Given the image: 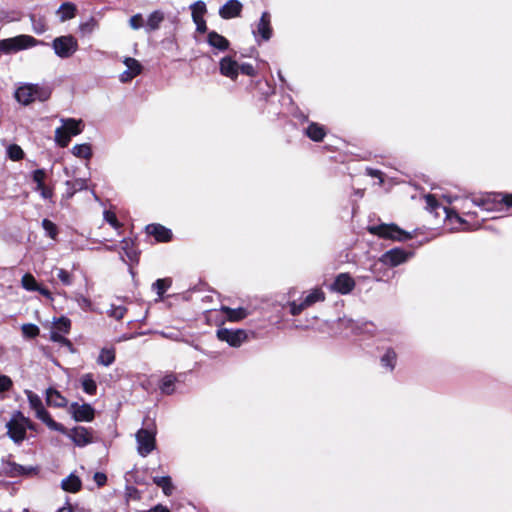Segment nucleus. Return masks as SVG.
Returning <instances> with one entry per match:
<instances>
[{"mask_svg": "<svg viewBox=\"0 0 512 512\" xmlns=\"http://www.w3.org/2000/svg\"><path fill=\"white\" fill-rule=\"evenodd\" d=\"M470 203L478 206L484 211H494L498 210L499 206L502 204H505L507 207H512V195H488L486 197L474 198L471 201L464 200L462 202V206L460 207L462 216L458 211L455 210V208L443 207L446 220L451 225L454 223L457 224V226H453L452 229L476 230L481 226V222L479 220L472 219L476 213L471 212L468 209Z\"/></svg>", "mask_w": 512, "mask_h": 512, "instance_id": "f257e3e1", "label": "nucleus"}, {"mask_svg": "<svg viewBox=\"0 0 512 512\" xmlns=\"http://www.w3.org/2000/svg\"><path fill=\"white\" fill-rule=\"evenodd\" d=\"M157 427L153 420L146 418L143 427L135 435L137 452L140 456L146 457L156 448Z\"/></svg>", "mask_w": 512, "mask_h": 512, "instance_id": "f03ea898", "label": "nucleus"}, {"mask_svg": "<svg viewBox=\"0 0 512 512\" xmlns=\"http://www.w3.org/2000/svg\"><path fill=\"white\" fill-rule=\"evenodd\" d=\"M62 125L55 130V142L65 148L69 145L71 138L83 132L84 123L81 119L62 118Z\"/></svg>", "mask_w": 512, "mask_h": 512, "instance_id": "7ed1b4c3", "label": "nucleus"}, {"mask_svg": "<svg viewBox=\"0 0 512 512\" xmlns=\"http://www.w3.org/2000/svg\"><path fill=\"white\" fill-rule=\"evenodd\" d=\"M367 230L372 235L393 241H406L413 237L411 233L401 229L396 224L382 223L379 225H372L368 226Z\"/></svg>", "mask_w": 512, "mask_h": 512, "instance_id": "20e7f679", "label": "nucleus"}, {"mask_svg": "<svg viewBox=\"0 0 512 512\" xmlns=\"http://www.w3.org/2000/svg\"><path fill=\"white\" fill-rule=\"evenodd\" d=\"M6 427L8 429L9 437L14 442L19 443L24 440L27 428H32V425L28 418L24 417L21 412L17 411L7 422Z\"/></svg>", "mask_w": 512, "mask_h": 512, "instance_id": "39448f33", "label": "nucleus"}, {"mask_svg": "<svg viewBox=\"0 0 512 512\" xmlns=\"http://www.w3.org/2000/svg\"><path fill=\"white\" fill-rule=\"evenodd\" d=\"M78 41L72 35L57 37L52 42V48L55 54L62 58H70L78 50Z\"/></svg>", "mask_w": 512, "mask_h": 512, "instance_id": "423d86ee", "label": "nucleus"}, {"mask_svg": "<svg viewBox=\"0 0 512 512\" xmlns=\"http://www.w3.org/2000/svg\"><path fill=\"white\" fill-rule=\"evenodd\" d=\"M325 300V293L321 288H315L311 290L303 299L298 303L296 301L291 302L290 312L292 315H299L303 310L311 307L315 303L323 302Z\"/></svg>", "mask_w": 512, "mask_h": 512, "instance_id": "0eeeda50", "label": "nucleus"}, {"mask_svg": "<svg viewBox=\"0 0 512 512\" xmlns=\"http://www.w3.org/2000/svg\"><path fill=\"white\" fill-rule=\"evenodd\" d=\"M32 46V38L28 35H19L0 40V50L4 54H12Z\"/></svg>", "mask_w": 512, "mask_h": 512, "instance_id": "6e6552de", "label": "nucleus"}, {"mask_svg": "<svg viewBox=\"0 0 512 512\" xmlns=\"http://www.w3.org/2000/svg\"><path fill=\"white\" fill-rule=\"evenodd\" d=\"M34 191L40 193L45 200H51L53 197V188L48 182V175L45 170H34Z\"/></svg>", "mask_w": 512, "mask_h": 512, "instance_id": "1a4fd4ad", "label": "nucleus"}, {"mask_svg": "<svg viewBox=\"0 0 512 512\" xmlns=\"http://www.w3.org/2000/svg\"><path fill=\"white\" fill-rule=\"evenodd\" d=\"M34 411L36 417L45 423L50 430L66 433V428L52 419L51 415L42 406L41 400L36 396H34Z\"/></svg>", "mask_w": 512, "mask_h": 512, "instance_id": "9d476101", "label": "nucleus"}, {"mask_svg": "<svg viewBox=\"0 0 512 512\" xmlns=\"http://www.w3.org/2000/svg\"><path fill=\"white\" fill-rule=\"evenodd\" d=\"M410 253L402 248H393L386 251L380 258L379 262L385 266L396 267L408 260Z\"/></svg>", "mask_w": 512, "mask_h": 512, "instance_id": "9b49d317", "label": "nucleus"}, {"mask_svg": "<svg viewBox=\"0 0 512 512\" xmlns=\"http://www.w3.org/2000/svg\"><path fill=\"white\" fill-rule=\"evenodd\" d=\"M75 445L84 447L93 442V431L83 426H77L65 433Z\"/></svg>", "mask_w": 512, "mask_h": 512, "instance_id": "f8f14e48", "label": "nucleus"}, {"mask_svg": "<svg viewBox=\"0 0 512 512\" xmlns=\"http://www.w3.org/2000/svg\"><path fill=\"white\" fill-rule=\"evenodd\" d=\"M273 34V30L271 27V16L269 12L265 11L262 13L260 20L256 26V29L253 30V35L257 42L259 40L268 41L271 39Z\"/></svg>", "mask_w": 512, "mask_h": 512, "instance_id": "ddd939ff", "label": "nucleus"}, {"mask_svg": "<svg viewBox=\"0 0 512 512\" xmlns=\"http://www.w3.org/2000/svg\"><path fill=\"white\" fill-rule=\"evenodd\" d=\"M217 337L221 341L227 342L230 346L239 347L247 338V334L244 330H230L227 328H221L217 330Z\"/></svg>", "mask_w": 512, "mask_h": 512, "instance_id": "4468645a", "label": "nucleus"}, {"mask_svg": "<svg viewBox=\"0 0 512 512\" xmlns=\"http://www.w3.org/2000/svg\"><path fill=\"white\" fill-rule=\"evenodd\" d=\"M72 417L78 422H90L95 417V409L88 403H72L70 406Z\"/></svg>", "mask_w": 512, "mask_h": 512, "instance_id": "2eb2a0df", "label": "nucleus"}, {"mask_svg": "<svg viewBox=\"0 0 512 512\" xmlns=\"http://www.w3.org/2000/svg\"><path fill=\"white\" fill-rule=\"evenodd\" d=\"M354 287L355 281L347 273L339 274L331 286L332 290L340 294H348L354 289Z\"/></svg>", "mask_w": 512, "mask_h": 512, "instance_id": "dca6fc26", "label": "nucleus"}, {"mask_svg": "<svg viewBox=\"0 0 512 512\" xmlns=\"http://www.w3.org/2000/svg\"><path fill=\"white\" fill-rule=\"evenodd\" d=\"M220 73L232 80H235L239 74V64L232 57L226 56L220 60Z\"/></svg>", "mask_w": 512, "mask_h": 512, "instance_id": "f3484780", "label": "nucleus"}, {"mask_svg": "<svg viewBox=\"0 0 512 512\" xmlns=\"http://www.w3.org/2000/svg\"><path fill=\"white\" fill-rule=\"evenodd\" d=\"M243 5L238 0H228L219 9V15L223 19H232L239 17L242 12Z\"/></svg>", "mask_w": 512, "mask_h": 512, "instance_id": "a211bd4d", "label": "nucleus"}, {"mask_svg": "<svg viewBox=\"0 0 512 512\" xmlns=\"http://www.w3.org/2000/svg\"><path fill=\"white\" fill-rule=\"evenodd\" d=\"M146 231L149 235L154 236L158 242H168L172 238L171 230L160 224H149Z\"/></svg>", "mask_w": 512, "mask_h": 512, "instance_id": "6ab92c4d", "label": "nucleus"}, {"mask_svg": "<svg viewBox=\"0 0 512 512\" xmlns=\"http://www.w3.org/2000/svg\"><path fill=\"white\" fill-rule=\"evenodd\" d=\"M61 488L66 492L76 493L81 490L82 481L77 475L71 473L61 481Z\"/></svg>", "mask_w": 512, "mask_h": 512, "instance_id": "aec40b11", "label": "nucleus"}, {"mask_svg": "<svg viewBox=\"0 0 512 512\" xmlns=\"http://www.w3.org/2000/svg\"><path fill=\"white\" fill-rule=\"evenodd\" d=\"M207 42L210 46L220 51H225L229 47V41L224 36L218 34L215 31L208 33Z\"/></svg>", "mask_w": 512, "mask_h": 512, "instance_id": "412c9836", "label": "nucleus"}, {"mask_svg": "<svg viewBox=\"0 0 512 512\" xmlns=\"http://www.w3.org/2000/svg\"><path fill=\"white\" fill-rule=\"evenodd\" d=\"M306 135L313 141L319 142L323 140L326 135L325 128L318 123H310L309 126L305 129Z\"/></svg>", "mask_w": 512, "mask_h": 512, "instance_id": "4be33fe9", "label": "nucleus"}, {"mask_svg": "<svg viewBox=\"0 0 512 512\" xmlns=\"http://www.w3.org/2000/svg\"><path fill=\"white\" fill-rule=\"evenodd\" d=\"M221 311L223 313H225L227 320L231 321V322H238V321L244 319L245 317H247V315H248L246 309L241 308V307L232 309L227 306H222Z\"/></svg>", "mask_w": 512, "mask_h": 512, "instance_id": "5701e85b", "label": "nucleus"}, {"mask_svg": "<svg viewBox=\"0 0 512 512\" xmlns=\"http://www.w3.org/2000/svg\"><path fill=\"white\" fill-rule=\"evenodd\" d=\"M46 402L50 406L64 407L67 404V400L57 390L48 389L46 392Z\"/></svg>", "mask_w": 512, "mask_h": 512, "instance_id": "b1692460", "label": "nucleus"}, {"mask_svg": "<svg viewBox=\"0 0 512 512\" xmlns=\"http://www.w3.org/2000/svg\"><path fill=\"white\" fill-rule=\"evenodd\" d=\"M80 383L83 391L88 395H95L97 392V383L91 373L81 376Z\"/></svg>", "mask_w": 512, "mask_h": 512, "instance_id": "393cba45", "label": "nucleus"}, {"mask_svg": "<svg viewBox=\"0 0 512 512\" xmlns=\"http://www.w3.org/2000/svg\"><path fill=\"white\" fill-rule=\"evenodd\" d=\"M15 98L19 103L29 105L32 102V85L19 87L15 92Z\"/></svg>", "mask_w": 512, "mask_h": 512, "instance_id": "a878e982", "label": "nucleus"}, {"mask_svg": "<svg viewBox=\"0 0 512 512\" xmlns=\"http://www.w3.org/2000/svg\"><path fill=\"white\" fill-rule=\"evenodd\" d=\"M52 86L48 83L34 84V101H46L50 98Z\"/></svg>", "mask_w": 512, "mask_h": 512, "instance_id": "bb28decb", "label": "nucleus"}, {"mask_svg": "<svg viewBox=\"0 0 512 512\" xmlns=\"http://www.w3.org/2000/svg\"><path fill=\"white\" fill-rule=\"evenodd\" d=\"M3 469H4L5 473L11 477L27 475L32 471V468H26L24 466L14 463V462H7L4 465Z\"/></svg>", "mask_w": 512, "mask_h": 512, "instance_id": "cd10ccee", "label": "nucleus"}, {"mask_svg": "<svg viewBox=\"0 0 512 512\" xmlns=\"http://www.w3.org/2000/svg\"><path fill=\"white\" fill-rule=\"evenodd\" d=\"M71 153L77 158L90 160L92 147L89 143L76 144L72 147Z\"/></svg>", "mask_w": 512, "mask_h": 512, "instance_id": "c85d7f7f", "label": "nucleus"}, {"mask_svg": "<svg viewBox=\"0 0 512 512\" xmlns=\"http://www.w3.org/2000/svg\"><path fill=\"white\" fill-rule=\"evenodd\" d=\"M164 20V14L160 10L153 11L147 19L146 30L148 32L155 31L160 27Z\"/></svg>", "mask_w": 512, "mask_h": 512, "instance_id": "c756f323", "label": "nucleus"}, {"mask_svg": "<svg viewBox=\"0 0 512 512\" xmlns=\"http://www.w3.org/2000/svg\"><path fill=\"white\" fill-rule=\"evenodd\" d=\"M121 244H122L121 248L124 251V254L128 258V260L130 262L137 263L139 257H138V252L135 249L133 242L129 239H124V240H122Z\"/></svg>", "mask_w": 512, "mask_h": 512, "instance_id": "7c9ffc66", "label": "nucleus"}, {"mask_svg": "<svg viewBox=\"0 0 512 512\" xmlns=\"http://www.w3.org/2000/svg\"><path fill=\"white\" fill-rule=\"evenodd\" d=\"M60 20L66 21L75 17L76 6L70 2L63 3L57 11Z\"/></svg>", "mask_w": 512, "mask_h": 512, "instance_id": "2f4dec72", "label": "nucleus"}, {"mask_svg": "<svg viewBox=\"0 0 512 512\" xmlns=\"http://www.w3.org/2000/svg\"><path fill=\"white\" fill-rule=\"evenodd\" d=\"M115 361V350L114 349H102L99 353L97 362L103 366H110Z\"/></svg>", "mask_w": 512, "mask_h": 512, "instance_id": "473e14b6", "label": "nucleus"}, {"mask_svg": "<svg viewBox=\"0 0 512 512\" xmlns=\"http://www.w3.org/2000/svg\"><path fill=\"white\" fill-rule=\"evenodd\" d=\"M176 382V377L172 374L165 375L160 384V390L163 394L170 395L174 392V386Z\"/></svg>", "mask_w": 512, "mask_h": 512, "instance_id": "72a5a7b5", "label": "nucleus"}, {"mask_svg": "<svg viewBox=\"0 0 512 512\" xmlns=\"http://www.w3.org/2000/svg\"><path fill=\"white\" fill-rule=\"evenodd\" d=\"M42 228L44 230L45 236L50 238L52 241H56L59 230L55 223L48 219H44L42 221Z\"/></svg>", "mask_w": 512, "mask_h": 512, "instance_id": "f704fd0d", "label": "nucleus"}, {"mask_svg": "<svg viewBox=\"0 0 512 512\" xmlns=\"http://www.w3.org/2000/svg\"><path fill=\"white\" fill-rule=\"evenodd\" d=\"M153 481L157 486L162 488L163 492L166 495H171L172 490H173V485H172L170 477H168V476L154 477Z\"/></svg>", "mask_w": 512, "mask_h": 512, "instance_id": "c9c22d12", "label": "nucleus"}, {"mask_svg": "<svg viewBox=\"0 0 512 512\" xmlns=\"http://www.w3.org/2000/svg\"><path fill=\"white\" fill-rule=\"evenodd\" d=\"M124 64L125 66L127 67V71L130 72L132 75H134L135 77L137 75H139L142 71V66L141 64L139 63L138 60L134 59V58H131V57H126L124 59Z\"/></svg>", "mask_w": 512, "mask_h": 512, "instance_id": "e433bc0d", "label": "nucleus"}, {"mask_svg": "<svg viewBox=\"0 0 512 512\" xmlns=\"http://www.w3.org/2000/svg\"><path fill=\"white\" fill-rule=\"evenodd\" d=\"M171 280L169 278L158 279L153 284V289L156 291L159 297H162L163 294L168 290L171 286Z\"/></svg>", "mask_w": 512, "mask_h": 512, "instance_id": "4c0bfd02", "label": "nucleus"}, {"mask_svg": "<svg viewBox=\"0 0 512 512\" xmlns=\"http://www.w3.org/2000/svg\"><path fill=\"white\" fill-rule=\"evenodd\" d=\"M191 10L193 20L200 19L203 18L204 14L206 13V5L203 1H197L191 5Z\"/></svg>", "mask_w": 512, "mask_h": 512, "instance_id": "58836bf2", "label": "nucleus"}, {"mask_svg": "<svg viewBox=\"0 0 512 512\" xmlns=\"http://www.w3.org/2000/svg\"><path fill=\"white\" fill-rule=\"evenodd\" d=\"M67 186L71 190V195L76 193L77 191H81L87 188V181L82 178H78L72 181H67Z\"/></svg>", "mask_w": 512, "mask_h": 512, "instance_id": "ea45409f", "label": "nucleus"}, {"mask_svg": "<svg viewBox=\"0 0 512 512\" xmlns=\"http://www.w3.org/2000/svg\"><path fill=\"white\" fill-rule=\"evenodd\" d=\"M7 155L13 161H18L23 158L24 152L20 146L16 144L7 147Z\"/></svg>", "mask_w": 512, "mask_h": 512, "instance_id": "a19ab883", "label": "nucleus"}, {"mask_svg": "<svg viewBox=\"0 0 512 512\" xmlns=\"http://www.w3.org/2000/svg\"><path fill=\"white\" fill-rule=\"evenodd\" d=\"M396 362V353L393 350H387V352L382 356L381 363L383 366L392 370L395 366Z\"/></svg>", "mask_w": 512, "mask_h": 512, "instance_id": "79ce46f5", "label": "nucleus"}, {"mask_svg": "<svg viewBox=\"0 0 512 512\" xmlns=\"http://www.w3.org/2000/svg\"><path fill=\"white\" fill-rule=\"evenodd\" d=\"M57 278L63 285L70 286L73 283V275L62 268H56Z\"/></svg>", "mask_w": 512, "mask_h": 512, "instance_id": "37998d69", "label": "nucleus"}, {"mask_svg": "<svg viewBox=\"0 0 512 512\" xmlns=\"http://www.w3.org/2000/svg\"><path fill=\"white\" fill-rule=\"evenodd\" d=\"M125 313H126L125 307L112 305V307L109 311V316L115 318L116 320H120L124 317Z\"/></svg>", "mask_w": 512, "mask_h": 512, "instance_id": "c03bdc74", "label": "nucleus"}, {"mask_svg": "<svg viewBox=\"0 0 512 512\" xmlns=\"http://www.w3.org/2000/svg\"><path fill=\"white\" fill-rule=\"evenodd\" d=\"M130 27L134 30H138L143 27V17L141 14L133 15L129 20Z\"/></svg>", "mask_w": 512, "mask_h": 512, "instance_id": "a18cd8bd", "label": "nucleus"}, {"mask_svg": "<svg viewBox=\"0 0 512 512\" xmlns=\"http://www.w3.org/2000/svg\"><path fill=\"white\" fill-rule=\"evenodd\" d=\"M70 326V320L65 317L60 318L56 323V328L63 333H68Z\"/></svg>", "mask_w": 512, "mask_h": 512, "instance_id": "49530a36", "label": "nucleus"}, {"mask_svg": "<svg viewBox=\"0 0 512 512\" xmlns=\"http://www.w3.org/2000/svg\"><path fill=\"white\" fill-rule=\"evenodd\" d=\"M239 72L247 76H254L256 74L255 68L249 63H243L242 65H239Z\"/></svg>", "mask_w": 512, "mask_h": 512, "instance_id": "de8ad7c7", "label": "nucleus"}, {"mask_svg": "<svg viewBox=\"0 0 512 512\" xmlns=\"http://www.w3.org/2000/svg\"><path fill=\"white\" fill-rule=\"evenodd\" d=\"M12 386V380L6 375H0V392L8 391Z\"/></svg>", "mask_w": 512, "mask_h": 512, "instance_id": "09e8293b", "label": "nucleus"}, {"mask_svg": "<svg viewBox=\"0 0 512 512\" xmlns=\"http://www.w3.org/2000/svg\"><path fill=\"white\" fill-rule=\"evenodd\" d=\"M427 207L430 211H435L440 205L433 195H427L425 197Z\"/></svg>", "mask_w": 512, "mask_h": 512, "instance_id": "8fccbe9b", "label": "nucleus"}, {"mask_svg": "<svg viewBox=\"0 0 512 512\" xmlns=\"http://www.w3.org/2000/svg\"><path fill=\"white\" fill-rule=\"evenodd\" d=\"M104 218L111 226L115 228L119 227V222L114 213L105 211Z\"/></svg>", "mask_w": 512, "mask_h": 512, "instance_id": "3c124183", "label": "nucleus"}, {"mask_svg": "<svg viewBox=\"0 0 512 512\" xmlns=\"http://www.w3.org/2000/svg\"><path fill=\"white\" fill-rule=\"evenodd\" d=\"M93 478L98 487L104 486L107 482V476L102 472H96Z\"/></svg>", "mask_w": 512, "mask_h": 512, "instance_id": "603ef678", "label": "nucleus"}, {"mask_svg": "<svg viewBox=\"0 0 512 512\" xmlns=\"http://www.w3.org/2000/svg\"><path fill=\"white\" fill-rule=\"evenodd\" d=\"M194 23L196 24V29L200 33H204L207 30L206 22L203 18L200 19H194Z\"/></svg>", "mask_w": 512, "mask_h": 512, "instance_id": "864d4df0", "label": "nucleus"}, {"mask_svg": "<svg viewBox=\"0 0 512 512\" xmlns=\"http://www.w3.org/2000/svg\"><path fill=\"white\" fill-rule=\"evenodd\" d=\"M37 291L39 293H41L43 296H45L47 299L51 300L52 297H51V293L49 290L47 289H44L42 288L40 285H38L36 283V281L34 280V292Z\"/></svg>", "mask_w": 512, "mask_h": 512, "instance_id": "5fc2aeb1", "label": "nucleus"}, {"mask_svg": "<svg viewBox=\"0 0 512 512\" xmlns=\"http://www.w3.org/2000/svg\"><path fill=\"white\" fill-rule=\"evenodd\" d=\"M23 287L29 291L32 290V275L25 274L22 278Z\"/></svg>", "mask_w": 512, "mask_h": 512, "instance_id": "6e6d98bb", "label": "nucleus"}, {"mask_svg": "<svg viewBox=\"0 0 512 512\" xmlns=\"http://www.w3.org/2000/svg\"><path fill=\"white\" fill-rule=\"evenodd\" d=\"M23 334L26 338L32 337V323L24 324L22 326Z\"/></svg>", "mask_w": 512, "mask_h": 512, "instance_id": "4d7b16f0", "label": "nucleus"}, {"mask_svg": "<svg viewBox=\"0 0 512 512\" xmlns=\"http://www.w3.org/2000/svg\"><path fill=\"white\" fill-rule=\"evenodd\" d=\"M134 77H135L134 75H132L127 70H125L123 73L120 74V81L125 83V82L132 80Z\"/></svg>", "mask_w": 512, "mask_h": 512, "instance_id": "13d9d810", "label": "nucleus"}, {"mask_svg": "<svg viewBox=\"0 0 512 512\" xmlns=\"http://www.w3.org/2000/svg\"><path fill=\"white\" fill-rule=\"evenodd\" d=\"M149 512H169V510L161 505H157L154 508H152Z\"/></svg>", "mask_w": 512, "mask_h": 512, "instance_id": "bf43d9fd", "label": "nucleus"}, {"mask_svg": "<svg viewBox=\"0 0 512 512\" xmlns=\"http://www.w3.org/2000/svg\"><path fill=\"white\" fill-rule=\"evenodd\" d=\"M57 512H74L73 507L70 504H67L57 510Z\"/></svg>", "mask_w": 512, "mask_h": 512, "instance_id": "052dcab7", "label": "nucleus"}, {"mask_svg": "<svg viewBox=\"0 0 512 512\" xmlns=\"http://www.w3.org/2000/svg\"><path fill=\"white\" fill-rule=\"evenodd\" d=\"M367 172L369 175H371L373 177H380V175H381V172L378 170L367 169Z\"/></svg>", "mask_w": 512, "mask_h": 512, "instance_id": "680f3d73", "label": "nucleus"}, {"mask_svg": "<svg viewBox=\"0 0 512 512\" xmlns=\"http://www.w3.org/2000/svg\"><path fill=\"white\" fill-rule=\"evenodd\" d=\"M44 30H45V27H44V25H43V24H41V26H40V27H36V26H34V32H36V33H38V34H39V33H42Z\"/></svg>", "mask_w": 512, "mask_h": 512, "instance_id": "e2e57ef3", "label": "nucleus"}, {"mask_svg": "<svg viewBox=\"0 0 512 512\" xmlns=\"http://www.w3.org/2000/svg\"><path fill=\"white\" fill-rule=\"evenodd\" d=\"M26 395L29 403L32 405V392L27 390Z\"/></svg>", "mask_w": 512, "mask_h": 512, "instance_id": "0e129e2a", "label": "nucleus"}, {"mask_svg": "<svg viewBox=\"0 0 512 512\" xmlns=\"http://www.w3.org/2000/svg\"><path fill=\"white\" fill-rule=\"evenodd\" d=\"M33 330H34V337H35L39 333V329L36 325H34Z\"/></svg>", "mask_w": 512, "mask_h": 512, "instance_id": "69168bd1", "label": "nucleus"}, {"mask_svg": "<svg viewBox=\"0 0 512 512\" xmlns=\"http://www.w3.org/2000/svg\"><path fill=\"white\" fill-rule=\"evenodd\" d=\"M52 338H53L54 340H59L61 337H59V338H58V337H57V335H56V333H53V334H52Z\"/></svg>", "mask_w": 512, "mask_h": 512, "instance_id": "338daca9", "label": "nucleus"}, {"mask_svg": "<svg viewBox=\"0 0 512 512\" xmlns=\"http://www.w3.org/2000/svg\"><path fill=\"white\" fill-rule=\"evenodd\" d=\"M24 512H29L28 510H25Z\"/></svg>", "mask_w": 512, "mask_h": 512, "instance_id": "774afa93", "label": "nucleus"}]
</instances>
